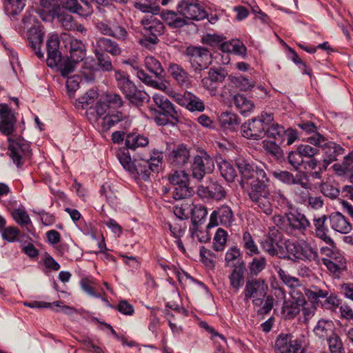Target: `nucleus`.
Instances as JSON below:
<instances>
[{
	"instance_id": "c85d7f7f",
	"label": "nucleus",
	"mask_w": 353,
	"mask_h": 353,
	"mask_svg": "<svg viewBox=\"0 0 353 353\" xmlns=\"http://www.w3.org/2000/svg\"><path fill=\"white\" fill-rule=\"evenodd\" d=\"M168 72L181 87L188 88L191 84L190 74L181 65L171 63L168 67Z\"/></svg>"
},
{
	"instance_id": "9d476101",
	"label": "nucleus",
	"mask_w": 353,
	"mask_h": 353,
	"mask_svg": "<svg viewBox=\"0 0 353 353\" xmlns=\"http://www.w3.org/2000/svg\"><path fill=\"white\" fill-rule=\"evenodd\" d=\"M185 54L188 57L191 68L196 73H200L212 63V54L204 47L189 46Z\"/></svg>"
},
{
	"instance_id": "4468645a",
	"label": "nucleus",
	"mask_w": 353,
	"mask_h": 353,
	"mask_svg": "<svg viewBox=\"0 0 353 353\" xmlns=\"http://www.w3.org/2000/svg\"><path fill=\"white\" fill-rule=\"evenodd\" d=\"M8 150L10 157L18 168H20L24 163L25 159L30 152V147L28 143L21 137L12 139L8 137Z\"/></svg>"
},
{
	"instance_id": "a18cd8bd",
	"label": "nucleus",
	"mask_w": 353,
	"mask_h": 353,
	"mask_svg": "<svg viewBox=\"0 0 353 353\" xmlns=\"http://www.w3.org/2000/svg\"><path fill=\"white\" fill-rule=\"evenodd\" d=\"M207 208L202 205L193 204L191 210L192 226L199 225V223L207 216Z\"/></svg>"
},
{
	"instance_id": "393cba45",
	"label": "nucleus",
	"mask_w": 353,
	"mask_h": 353,
	"mask_svg": "<svg viewBox=\"0 0 353 353\" xmlns=\"http://www.w3.org/2000/svg\"><path fill=\"white\" fill-rule=\"evenodd\" d=\"M313 333L319 340L325 341L336 334L334 323L330 319L322 318L314 325Z\"/></svg>"
},
{
	"instance_id": "7c9ffc66",
	"label": "nucleus",
	"mask_w": 353,
	"mask_h": 353,
	"mask_svg": "<svg viewBox=\"0 0 353 353\" xmlns=\"http://www.w3.org/2000/svg\"><path fill=\"white\" fill-rule=\"evenodd\" d=\"M152 99L157 106L164 112V114L171 118L175 121H179V115L173 104L164 96L159 94H154Z\"/></svg>"
},
{
	"instance_id": "423d86ee",
	"label": "nucleus",
	"mask_w": 353,
	"mask_h": 353,
	"mask_svg": "<svg viewBox=\"0 0 353 353\" xmlns=\"http://www.w3.org/2000/svg\"><path fill=\"white\" fill-rule=\"evenodd\" d=\"M114 77L118 88L131 103L138 105L146 99V93L137 89L126 72L121 70L116 71Z\"/></svg>"
},
{
	"instance_id": "0eeeda50",
	"label": "nucleus",
	"mask_w": 353,
	"mask_h": 353,
	"mask_svg": "<svg viewBox=\"0 0 353 353\" xmlns=\"http://www.w3.org/2000/svg\"><path fill=\"white\" fill-rule=\"evenodd\" d=\"M309 143L321 148L323 155V169L337 159V157L343 154L344 149L339 144L328 141L325 137L320 134H312L307 138Z\"/></svg>"
},
{
	"instance_id": "052dcab7",
	"label": "nucleus",
	"mask_w": 353,
	"mask_h": 353,
	"mask_svg": "<svg viewBox=\"0 0 353 353\" xmlns=\"http://www.w3.org/2000/svg\"><path fill=\"white\" fill-rule=\"evenodd\" d=\"M117 157L125 170L129 172L130 174L132 172H134L135 170L134 165L135 164V160L132 161L128 154L124 152H121L118 153Z\"/></svg>"
},
{
	"instance_id": "de8ad7c7",
	"label": "nucleus",
	"mask_w": 353,
	"mask_h": 353,
	"mask_svg": "<svg viewBox=\"0 0 353 353\" xmlns=\"http://www.w3.org/2000/svg\"><path fill=\"white\" fill-rule=\"evenodd\" d=\"M277 273L280 279L289 288V290L295 289L296 287H300V283L301 281L299 280V279L291 276L281 268L279 269Z\"/></svg>"
},
{
	"instance_id": "8fccbe9b",
	"label": "nucleus",
	"mask_w": 353,
	"mask_h": 353,
	"mask_svg": "<svg viewBox=\"0 0 353 353\" xmlns=\"http://www.w3.org/2000/svg\"><path fill=\"white\" fill-rule=\"evenodd\" d=\"M193 204L190 201H184L180 205H176L174 207V214L181 220L188 219L190 216Z\"/></svg>"
},
{
	"instance_id": "cd10ccee",
	"label": "nucleus",
	"mask_w": 353,
	"mask_h": 353,
	"mask_svg": "<svg viewBox=\"0 0 353 353\" xmlns=\"http://www.w3.org/2000/svg\"><path fill=\"white\" fill-rule=\"evenodd\" d=\"M58 8L57 0H40L37 12L43 21H50L57 15Z\"/></svg>"
},
{
	"instance_id": "0e129e2a",
	"label": "nucleus",
	"mask_w": 353,
	"mask_h": 353,
	"mask_svg": "<svg viewBox=\"0 0 353 353\" xmlns=\"http://www.w3.org/2000/svg\"><path fill=\"white\" fill-rule=\"evenodd\" d=\"M297 150L303 157L312 158L319 152V147L311 146L309 144H301L297 147Z\"/></svg>"
},
{
	"instance_id": "a878e982",
	"label": "nucleus",
	"mask_w": 353,
	"mask_h": 353,
	"mask_svg": "<svg viewBox=\"0 0 353 353\" xmlns=\"http://www.w3.org/2000/svg\"><path fill=\"white\" fill-rule=\"evenodd\" d=\"M328 220L330 228L336 232L348 234L352 229L350 221L341 212L331 213L328 216Z\"/></svg>"
},
{
	"instance_id": "aec40b11",
	"label": "nucleus",
	"mask_w": 353,
	"mask_h": 353,
	"mask_svg": "<svg viewBox=\"0 0 353 353\" xmlns=\"http://www.w3.org/2000/svg\"><path fill=\"white\" fill-rule=\"evenodd\" d=\"M17 118L11 108L6 103H0V132L10 136L14 130Z\"/></svg>"
},
{
	"instance_id": "5fc2aeb1",
	"label": "nucleus",
	"mask_w": 353,
	"mask_h": 353,
	"mask_svg": "<svg viewBox=\"0 0 353 353\" xmlns=\"http://www.w3.org/2000/svg\"><path fill=\"white\" fill-rule=\"evenodd\" d=\"M243 248L247 253L251 256L259 254V250L252 236L248 232H244L242 237Z\"/></svg>"
},
{
	"instance_id": "b1692460",
	"label": "nucleus",
	"mask_w": 353,
	"mask_h": 353,
	"mask_svg": "<svg viewBox=\"0 0 353 353\" xmlns=\"http://www.w3.org/2000/svg\"><path fill=\"white\" fill-rule=\"evenodd\" d=\"M190 150L184 144L175 146L168 154V161L174 167H181L188 163Z\"/></svg>"
},
{
	"instance_id": "c756f323",
	"label": "nucleus",
	"mask_w": 353,
	"mask_h": 353,
	"mask_svg": "<svg viewBox=\"0 0 353 353\" xmlns=\"http://www.w3.org/2000/svg\"><path fill=\"white\" fill-rule=\"evenodd\" d=\"M28 41L34 53L39 58H43L44 54L41 51L40 46L43 40L44 33L39 26L31 28L28 31Z\"/></svg>"
},
{
	"instance_id": "58836bf2",
	"label": "nucleus",
	"mask_w": 353,
	"mask_h": 353,
	"mask_svg": "<svg viewBox=\"0 0 353 353\" xmlns=\"http://www.w3.org/2000/svg\"><path fill=\"white\" fill-rule=\"evenodd\" d=\"M332 168L339 176L349 175L353 171V152L346 155L341 163H335Z\"/></svg>"
},
{
	"instance_id": "ea45409f",
	"label": "nucleus",
	"mask_w": 353,
	"mask_h": 353,
	"mask_svg": "<svg viewBox=\"0 0 353 353\" xmlns=\"http://www.w3.org/2000/svg\"><path fill=\"white\" fill-rule=\"evenodd\" d=\"M145 66L147 70L152 73L157 78L163 77L164 70L161 63L154 57L148 56L145 58Z\"/></svg>"
},
{
	"instance_id": "6e6552de",
	"label": "nucleus",
	"mask_w": 353,
	"mask_h": 353,
	"mask_svg": "<svg viewBox=\"0 0 353 353\" xmlns=\"http://www.w3.org/2000/svg\"><path fill=\"white\" fill-rule=\"evenodd\" d=\"M272 121V113L262 112L261 117L254 118L242 125V135L247 139L259 140L264 137L266 128Z\"/></svg>"
},
{
	"instance_id": "7ed1b4c3",
	"label": "nucleus",
	"mask_w": 353,
	"mask_h": 353,
	"mask_svg": "<svg viewBox=\"0 0 353 353\" xmlns=\"http://www.w3.org/2000/svg\"><path fill=\"white\" fill-rule=\"evenodd\" d=\"M65 48L68 51L70 56L62 60L60 66V72L63 77H67L72 73L78 63L85 57L86 48L83 41L70 35L65 34L63 37Z\"/></svg>"
},
{
	"instance_id": "e2e57ef3",
	"label": "nucleus",
	"mask_w": 353,
	"mask_h": 353,
	"mask_svg": "<svg viewBox=\"0 0 353 353\" xmlns=\"http://www.w3.org/2000/svg\"><path fill=\"white\" fill-rule=\"evenodd\" d=\"M288 162L291 165L294 170L297 171L303 163V157L297 150L296 151H292L288 153Z\"/></svg>"
},
{
	"instance_id": "f257e3e1",
	"label": "nucleus",
	"mask_w": 353,
	"mask_h": 353,
	"mask_svg": "<svg viewBox=\"0 0 353 353\" xmlns=\"http://www.w3.org/2000/svg\"><path fill=\"white\" fill-rule=\"evenodd\" d=\"M236 165L241 176V185L250 199L266 214L272 212L269 198L268 178L264 170L242 157L236 158Z\"/></svg>"
},
{
	"instance_id": "c03bdc74",
	"label": "nucleus",
	"mask_w": 353,
	"mask_h": 353,
	"mask_svg": "<svg viewBox=\"0 0 353 353\" xmlns=\"http://www.w3.org/2000/svg\"><path fill=\"white\" fill-rule=\"evenodd\" d=\"M228 239V232L223 228H218L213 239V248L217 252L223 251Z\"/></svg>"
},
{
	"instance_id": "39448f33",
	"label": "nucleus",
	"mask_w": 353,
	"mask_h": 353,
	"mask_svg": "<svg viewBox=\"0 0 353 353\" xmlns=\"http://www.w3.org/2000/svg\"><path fill=\"white\" fill-rule=\"evenodd\" d=\"M163 159V154L159 151H153L148 157L135 159L134 172L131 175L139 177L144 181L149 179L152 172H158Z\"/></svg>"
},
{
	"instance_id": "a19ab883",
	"label": "nucleus",
	"mask_w": 353,
	"mask_h": 353,
	"mask_svg": "<svg viewBox=\"0 0 353 353\" xmlns=\"http://www.w3.org/2000/svg\"><path fill=\"white\" fill-rule=\"evenodd\" d=\"M221 125L226 130H235L239 125V117L234 113L223 112L220 117Z\"/></svg>"
},
{
	"instance_id": "603ef678",
	"label": "nucleus",
	"mask_w": 353,
	"mask_h": 353,
	"mask_svg": "<svg viewBox=\"0 0 353 353\" xmlns=\"http://www.w3.org/2000/svg\"><path fill=\"white\" fill-rule=\"evenodd\" d=\"M193 193V189L189 186V183H186L175 186L172 196L175 200L185 199L190 197Z\"/></svg>"
},
{
	"instance_id": "c9c22d12",
	"label": "nucleus",
	"mask_w": 353,
	"mask_h": 353,
	"mask_svg": "<svg viewBox=\"0 0 353 353\" xmlns=\"http://www.w3.org/2000/svg\"><path fill=\"white\" fill-rule=\"evenodd\" d=\"M286 130L283 126L275 123L274 120L270 125L266 128L265 135L274 139V142L282 144L285 141Z\"/></svg>"
},
{
	"instance_id": "bb28decb",
	"label": "nucleus",
	"mask_w": 353,
	"mask_h": 353,
	"mask_svg": "<svg viewBox=\"0 0 353 353\" xmlns=\"http://www.w3.org/2000/svg\"><path fill=\"white\" fill-rule=\"evenodd\" d=\"M328 216L323 214L319 217L313 219V225L314 228V235L317 238L321 239L328 245H332L334 241L329 236V229L325 225Z\"/></svg>"
},
{
	"instance_id": "e433bc0d",
	"label": "nucleus",
	"mask_w": 353,
	"mask_h": 353,
	"mask_svg": "<svg viewBox=\"0 0 353 353\" xmlns=\"http://www.w3.org/2000/svg\"><path fill=\"white\" fill-rule=\"evenodd\" d=\"M149 140L147 137L137 132L130 133L125 137V145L131 150L148 145Z\"/></svg>"
},
{
	"instance_id": "680f3d73",
	"label": "nucleus",
	"mask_w": 353,
	"mask_h": 353,
	"mask_svg": "<svg viewBox=\"0 0 353 353\" xmlns=\"http://www.w3.org/2000/svg\"><path fill=\"white\" fill-rule=\"evenodd\" d=\"M305 288L302 283H300V287H296L295 289L289 290L288 292L292 298V301L305 305L306 300L305 298Z\"/></svg>"
},
{
	"instance_id": "2eb2a0df",
	"label": "nucleus",
	"mask_w": 353,
	"mask_h": 353,
	"mask_svg": "<svg viewBox=\"0 0 353 353\" xmlns=\"http://www.w3.org/2000/svg\"><path fill=\"white\" fill-rule=\"evenodd\" d=\"M281 234L276 230H272L261 241V245L264 252L269 255L278 256L281 259L288 257L280 245Z\"/></svg>"
},
{
	"instance_id": "6ab92c4d",
	"label": "nucleus",
	"mask_w": 353,
	"mask_h": 353,
	"mask_svg": "<svg viewBox=\"0 0 353 353\" xmlns=\"http://www.w3.org/2000/svg\"><path fill=\"white\" fill-rule=\"evenodd\" d=\"M46 49L47 64L50 68L57 67L60 71V66L63 57L59 51V39L57 34H52L47 40Z\"/></svg>"
},
{
	"instance_id": "2f4dec72",
	"label": "nucleus",
	"mask_w": 353,
	"mask_h": 353,
	"mask_svg": "<svg viewBox=\"0 0 353 353\" xmlns=\"http://www.w3.org/2000/svg\"><path fill=\"white\" fill-rule=\"evenodd\" d=\"M245 266L243 262L234 265L228 279L230 288L235 292H238L245 283Z\"/></svg>"
},
{
	"instance_id": "3c124183",
	"label": "nucleus",
	"mask_w": 353,
	"mask_h": 353,
	"mask_svg": "<svg viewBox=\"0 0 353 353\" xmlns=\"http://www.w3.org/2000/svg\"><path fill=\"white\" fill-rule=\"evenodd\" d=\"M188 103L186 108L191 112H203L205 110V105L203 100L191 92H188Z\"/></svg>"
},
{
	"instance_id": "f8f14e48",
	"label": "nucleus",
	"mask_w": 353,
	"mask_h": 353,
	"mask_svg": "<svg viewBox=\"0 0 353 353\" xmlns=\"http://www.w3.org/2000/svg\"><path fill=\"white\" fill-rule=\"evenodd\" d=\"M214 168V161L211 157L203 150H198L191 165L192 176L200 181L206 174L212 172Z\"/></svg>"
},
{
	"instance_id": "412c9836",
	"label": "nucleus",
	"mask_w": 353,
	"mask_h": 353,
	"mask_svg": "<svg viewBox=\"0 0 353 353\" xmlns=\"http://www.w3.org/2000/svg\"><path fill=\"white\" fill-rule=\"evenodd\" d=\"M197 195L205 201H221L225 198L226 191L217 182H213L208 186L199 185L196 190Z\"/></svg>"
},
{
	"instance_id": "bf43d9fd",
	"label": "nucleus",
	"mask_w": 353,
	"mask_h": 353,
	"mask_svg": "<svg viewBox=\"0 0 353 353\" xmlns=\"http://www.w3.org/2000/svg\"><path fill=\"white\" fill-rule=\"evenodd\" d=\"M12 218L20 225L26 226L31 223V220L27 212L24 209H16L12 213Z\"/></svg>"
},
{
	"instance_id": "a211bd4d",
	"label": "nucleus",
	"mask_w": 353,
	"mask_h": 353,
	"mask_svg": "<svg viewBox=\"0 0 353 353\" xmlns=\"http://www.w3.org/2000/svg\"><path fill=\"white\" fill-rule=\"evenodd\" d=\"M234 221V216L231 208L228 205H223L214 210L210 214L207 229L214 228L219 225L229 228Z\"/></svg>"
},
{
	"instance_id": "864d4df0",
	"label": "nucleus",
	"mask_w": 353,
	"mask_h": 353,
	"mask_svg": "<svg viewBox=\"0 0 353 353\" xmlns=\"http://www.w3.org/2000/svg\"><path fill=\"white\" fill-rule=\"evenodd\" d=\"M123 118V115L121 112H118L117 114H108L103 119H102L98 123L101 125L103 131L109 130L116 123L119 122Z\"/></svg>"
},
{
	"instance_id": "09e8293b",
	"label": "nucleus",
	"mask_w": 353,
	"mask_h": 353,
	"mask_svg": "<svg viewBox=\"0 0 353 353\" xmlns=\"http://www.w3.org/2000/svg\"><path fill=\"white\" fill-rule=\"evenodd\" d=\"M231 81L241 91L252 90L254 88V81L243 76L230 77Z\"/></svg>"
},
{
	"instance_id": "6e6d98bb",
	"label": "nucleus",
	"mask_w": 353,
	"mask_h": 353,
	"mask_svg": "<svg viewBox=\"0 0 353 353\" xmlns=\"http://www.w3.org/2000/svg\"><path fill=\"white\" fill-rule=\"evenodd\" d=\"M168 180L174 186L189 183V176L183 170H176L169 174Z\"/></svg>"
},
{
	"instance_id": "4c0bfd02",
	"label": "nucleus",
	"mask_w": 353,
	"mask_h": 353,
	"mask_svg": "<svg viewBox=\"0 0 353 353\" xmlns=\"http://www.w3.org/2000/svg\"><path fill=\"white\" fill-rule=\"evenodd\" d=\"M304 304L292 300H285L282 307V314L285 319H294L301 311V306Z\"/></svg>"
},
{
	"instance_id": "4be33fe9",
	"label": "nucleus",
	"mask_w": 353,
	"mask_h": 353,
	"mask_svg": "<svg viewBox=\"0 0 353 353\" xmlns=\"http://www.w3.org/2000/svg\"><path fill=\"white\" fill-rule=\"evenodd\" d=\"M276 353H304L301 343L290 335H280L275 342Z\"/></svg>"
},
{
	"instance_id": "5701e85b",
	"label": "nucleus",
	"mask_w": 353,
	"mask_h": 353,
	"mask_svg": "<svg viewBox=\"0 0 353 353\" xmlns=\"http://www.w3.org/2000/svg\"><path fill=\"white\" fill-rule=\"evenodd\" d=\"M93 52L110 54L112 56H119L121 54V48L117 41L107 37H100L96 39L92 44Z\"/></svg>"
},
{
	"instance_id": "f03ea898",
	"label": "nucleus",
	"mask_w": 353,
	"mask_h": 353,
	"mask_svg": "<svg viewBox=\"0 0 353 353\" xmlns=\"http://www.w3.org/2000/svg\"><path fill=\"white\" fill-rule=\"evenodd\" d=\"M305 295L312 304L325 310L334 311L340 304L338 296L323 282L309 285L305 289Z\"/></svg>"
},
{
	"instance_id": "13d9d810",
	"label": "nucleus",
	"mask_w": 353,
	"mask_h": 353,
	"mask_svg": "<svg viewBox=\"0 0 353 353\" xmlns=\"http://www.w3.org/2000/svg\"><path fill=\"white\" fill-rule=\"evenodd\" d=\"M109 109L108 105L105 102H99L98 103L94 108H90L89 114H93L94 117V119L97 122H100V121L106 117L108 114V110Z\"/></svg>"
},
{
	"instance_id": "49530a36",
	"label": "nucleus",
	"mask_w": 353,
	"mask_h": 353,
	"mask_svg": "<svg viewBox=\"0 0 353 353\" xmlns=\"http://www.w3.org/2000/svg\"><path fill=\"white\" fill-rule=\"evenodd\" d=\"M219 169L221 176L228 182H232L236 177V171L232 165L227 161L223 160L219 163Z\"/></svg>"
},
{
	"instance_id": "20e7f679",
	"label": "nucleus",
	"mask_w": 353,
	"mask_h": 353,
	"mask_svg": "<svg viewBox=\"0 0 353 353\" xmlns=\"http://www.w3.org/2000/svg\"><path fill=\"white\" fill-rule=\"evenodd\" d=\"M286 254L291 259L292 256L304 261H317L319 260L318 248L316 246L305 240L296 242L286 241L285 243Z\"/></svg>"
},
{
	"instance_id": "79ce46f5",
	"label": "nucleus",
	"mask_w": 353,
	"mask_h": 353,
	"mask_svg": "<svg viewBox=\"0 0 353 353\" xmlns=\"http://www.w3.org/2000/svg\"><path fill=\"white\" fill-rule=\"evenodd\" d=\"M26 0H7L5 4V10L8 15L16 16L24 8Z\"/></svg>"
},
{
	"instance_id": "4d7b16f0",
	"label": "nucleus",
	"mask_w": 353,
	"mask_h": 353,
	"mask_svg": "<svg viewBox=\"0 0 353 353\" xmlns=\"http://www.w3.org/2000/svg\"><path fill=\"white\" fill-rule=\"evenodd\" d=\"M94 54L97 58L99 70L103 72H110L113 70L112 60L107 54L99 52H94Z\"/></svg>"
},
{
	"instance_id": "f704fd0d",
	"label": "nucleus",
	"mask_w": 353,
	"mask_h": 353,
	"mask_svg": "<svg viewBox=\"0 0 353 353\" xmlns=\"http://www.w3.org/2000/svg\"><path fill=\"white\" fill-rule=\"evenodd\" d=\"M232 101L236 110L243 115L247 116L254 110V103L243 94H234Z\"/></svg>"
},
{
	"instance_id": "69168bd1",
	"label": "nucleus",
	"mask_w": 353,
	"mask_h": 353,
	"mask_svg": "<svg viewBox=\"0 0 353 353\" xmlns=\"http://www.w3.org/2000/svg\"><path fill=\"white\" fill-rule=\"evenodd\" d=\"M227 72L224 69H217L211 68L208 71V77L215 83L218 84L224 81L226 77Z\"/></svg>"
},
{
	"instance_id": "37998d69",
	"label": "nucleus",
	"mask_w": 353,
	"mask_h": 353,
	"mask_svg": "<svg viewBox=\"0 0 353 353\" xmlns=\"http://www.w3.org/2000/svg\"><path fill=\"white\" fill-rule=\"evenodd\" d=\"M325 341L330 353H345L344 344L338 334H334Z\"/></svg>"
},
{
	"instance_id": "dca6fc26",
	"label": "nucleus",
	"mask_w": 353,
	"mask_h": 353,
	"mask_svg": "<svg viewBox=\"0 0 353 353\" xmlns=\"http://www.w3.org/2000/svg\"><path fill=\"white\" fill-rule=\"evenodd\" d=\"M285 231L290 234H304L311 226L306 216L298 211L291 212L286 214Z\"/></svg>"
},
{
	"instance_id": "473e14b6",
	"label": "nucleus",
	"mask_w": 353,
	"mask_h": 353,
	"mask_svg": "<svg viewBox=\"0 0 353 353\" xmlns=\"http://www.w3.org/2000/svg\"><path fill=\"white\" fill-rule=\"evenodd\" d=\"M273 176L288 185H299L301 188H308V185L305 183L298 175L294 176L292 172L286 170H277L272 172Z\"/></svg>"
},
{
	"instance_id": "9b49d317",
	"label": "nucleus",
	"mask_w": 353,
	"mask_h": 353,
	"mask_svg": "<svg viewBox=\"0 0 353 353\" xmlns=\"http://www.w3.org/2000/svg\"><path fill=\"white\" fill-rule=\"evenodd\" d=\"M141 24L143 27L142 34L148 37L144 40H141L142 45L146 46V42L155 44L158 41V37L164 32V26L161 21L157 19L154 15H147L141 20Z\"/></svg>"
},
{
	"instance_id": "774afa93",
	"label": "nucleus",
	"mask_w": 353,
	"mask_h": 353,
	"mask_svg": "<svg viewBox=\"0 0 353 353\" xmlns=\"http://www.w3.org/2000/svg\"><path fill=\"white\" fill-rule=\"evenodd\" d=\"M97 98V92L90 90L79 98L78 103L82 108H85L88 105L92 104Z\"/></svg>"
},
{
	"instance_id": "72a5a7b5",
	"label": "nucleus",
	"mask_w": 353,
	"mask_h": 353,
	"mask_svg": "<svg viewBox=\"0 0 353 353\" xmlns=\"http://www.w3.org/2000/svg\"><path fill=\"white\" fill-rule=\"evenodd\" d=\"M179 12L172 10H163L160 16L163 21L171 28H181L188 24L185 19L178 15Z\"/></svg>"
},
{
	"instance_id": "ddd939ff",
	"label": "nucleus",
	"mask_w": 353,
	"mask_h": 353,
	"mask_svg": "<svg viewBox=\"0 0 353 353\" xmlns=\"http://www.w3.org/2000/svg\"><path fill=\"white\" fill-rule=\"evenodd\" d=\"M176 10L184 19L191 20L200 21L207 16L199 0H181L176 6Z\"/></svg>"
},
{
	"instance_id": "338daca9",
	"label": "nucleus",
	"mask_w": 353,
	"mask_h": 353,
	"mask_svg": "<svg viewBox=\"0 0 353 353\" xmlns=\"http://www.w3.org/2000/svg\"><path fill=\"white\" fill-rule=\"evenodd\" d=\"M266 265V260L264 257L254 258L250 263L249 268L252 274L256 275L261 272Z\"/></svg>"
},
{
	"instance_id": "f3484780",
	"label": "nucleus",
	"mask_w": 353,
	"mask_h": 353,
	"mask_svg": "<svg viewBox=\"0 0 353 353\" xmlns=\"http://www.w3.org/2000/svg\"><path fill=\"white\" fill-rule=\"evenodd\" d=\"M95 28L102 35L112 37L121 41H126L129 37L127 30L123 26L116 22L112 23L108 19L98 21L95 23Z\"/></svg>"
},
{
	"instance_id": "1a4fd4ad",
	"label": "nucleus",
	"mask_w": 353,
	"mask_h": 353,
	"mask_svg": "<svg viewBox=\"0 0 353 353\" xmlns=\"http://www.w3.org/2000/svg\"><path fill=\"white\" fill-rule=\"evenodd\" d=\"M268 286L264 279L254 278L246 281L243 292L244 301L252 300L256 306L262 305L264 299L266 297Z\"/></svg>"
}]
</instances>
